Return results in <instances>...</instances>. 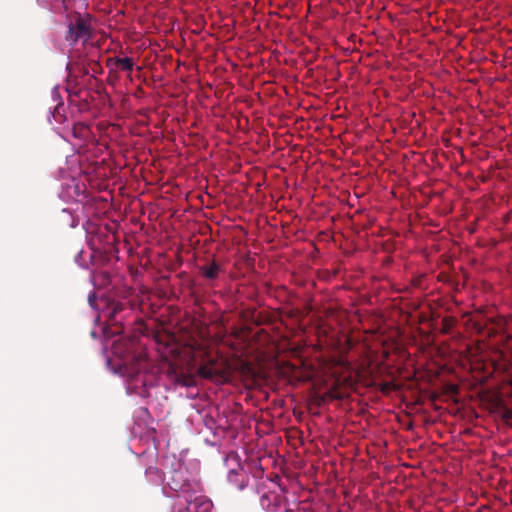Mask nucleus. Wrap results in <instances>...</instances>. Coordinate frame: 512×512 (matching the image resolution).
Wrapping results in <instances>:
<instances>
[{
    "mask_svg": "<svg viewBox=\"0 0 512 512\" xmlns=\"http://www.w3.org/2000/svg\"><path fill=\"white\" fill-rule=\"evenodd\" d=\"M92 35V19L89 14L81 15L76 13L70 18L68 33L66 35L68 42L75 44L77 41L81 40L83 43H86L92 38Z\"/></svg>",
    "mask_w": 512,
    "mask_h": 512,
    "instance_id": "1",
    "label": "nucleus"
},
{
    "mask_svg": "<svg viewBox=\"0 0 512 512\" xmlns=\"http://www.w3.org/2000/svg\"><path fill=\"white\" fill-rule=\"evenodd\" d=\"M213 503L203 495L190 493L187 496L176 495L173 509L175 512H211Z\"/></svg>",
    "mask_w": 512,
    "mask_h": 512,
    "instance_id": "2",
    "label": "nucleus"
},
{
    "mask_svg": "<svg viewBox=\"0 0 512 512\" xmlns=\"http://www.w3.org/2000/svg\"><path fill=\"white\" fill-rule=\"evenodd\" d=\"M168 487L177 492V495L187 496L190 493H196L197 483L191 482L186 477V471L183 469H175L167 480Z\"/></svg>",
    "mask_w": 512,
    "mask_h": 512,
    "instance_id": "3",
    "label": "nucleus"
},
{
    "mask_svg": "<svg viewBox=\"0 0 512 512\" xmlns=\"http://www.w3.org/2000/svg\"><path fill=\"white\" fill-rule=\"evenodd\" d=\"M199 271L204 278L214 280L218 278L219 273L222 271V267L216 261H211L202 265L199 268Z\"/></svg>",
    "mask_w": 512,
    "mask_h": 512,
    "instance_id": "4",
    "label": "nucleus"
},
{
    "mask_svg": "<svg viewBox=\"0 0 512 512\" xmlns=\"http://www.w3.org/2000/svg\"><path fill=\"white\" fill-rule=\"evenodd\" d=\"M145 479L148 484L159 486L164 480L163 473L156 466H149L145 470Z\"/></svg>",
    "mask_w": 512,
    "mask_h": 512,
    "instance_id": "5",
    "label": "nucleus"
},
{
    "mask_svg": "<svg viewBox=\"0 0 512 512\" xmlns=\"http://www.w3.org/2000/svg\"><path fill=\"white\" fill-rule=\"evenodd\" d=\"M112 63H114L118 68H120V69H122L124 71H128V72H131L133 70V67H134V61H133L132 58H129V57L109 58L107 60V64L110 65Z\"/></svg>",
    "mask_w": 512,
    "mask_h": 512,
    "instance_id": "6",
    "label": "nucleus"
},
{
    "mask_svg": "<svg viewBox=\"0 0 512 512\" xmlns=\"http://www.w3.org/2000/svg\"><path fill=\"white\" fill-rule=\"evenodd\" d=\"M126 309V304L122 302H112L109 306V319L115 323L118 322L117 316Z\"/></svg>",
    "mask_w": 512,
    "mask_h": 512,
    "instance_id": "7",
    "label": "nucleus"
},
{
    "mask_svg": "<svg viewBox=\"0 0 512 512\" xmlns=\"http://www.w3.org/2000/svg\"><path fill=\"white\" fill-rule=\"evenodd\" d=\"M199 373L207 379H213L216 375L219 374L216 368L207 365L201 366L199 368Z\"/></svg>",
    "mask_w": 512,
    "mask_h": 512,
    "instance_id": "8",
    "label": "nucleus"
},
{
    "mask_svg": "<svg viewBox=\"0 0 512 512\" xmlns=\"http://www.w3.org/2000/svg\"><path fill=\"white\" fill-rule=\"evenodd\" d=\"M81 129L86 130L87 128L84 125H81Z\"/></svg>",
    "mask_w": 512,
    "mask_h": 512,
    "instance_id": "9",
    "label": "nucleus"
}]
</instances>
